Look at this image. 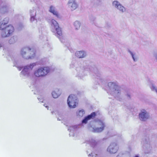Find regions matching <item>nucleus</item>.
<instances>
[{
	"instance_id": "f257e3e1",
	"label": "nucleus",
	"mask_w": 157,
	"mask_h": 157,
	"mask_svg": "<svg viewBox=\"0 0 157 157\" xmlns=\"http://www.w3.org/2000/svg\"><path fill=\"white\" fill-rule=\"evenodd\" d=\"M109 88V92L117 100L121 101L123 99V96L121 94V88L115 82H109L108 83Z\"/></svg>"
},
{
	"instance_id": "f03ea898",
	"label": "nucleus",
	"mask_w": 157,
	"mask_h": 157,
	"mask_svg": "<svg viewBox=\"0 0 157 157\" xmlns=\"http://www.w3.org/2000/svg\"><path fill=\"white\" fill-rule=\"evenodd\" d=\"M20 55L24 59H28L33 58L35 56V53L33 49L27 47L21 49Z\"/></svg>"
},
{
	"instance_id": "7ed1b4c3",
	"label": "nucleus",
	"mask_w": 157,
	"mask_h": 157,
	"mask_svg": "<svg viewBox=\"0 0 157 157\" xmlns=\"http://www.w3.org/2000/svg\"><path fill=\"white\" fill-rule=\"evenodd\" d=\"M36 65V63H33L24 66L23 67V69L21 72V76L23 78H28L30 76L31 71Z\"/></svg>"
},
{
	"instance_id": "20e7f679",
	"label": "nucleus",
	"mask_w": 157,
	"mask_h": 157,
	"mask_svg": "<svg viewBox=\"0 0 157 157\" xmlns=\"http://www.w3.org/2000/svg\"><path fill=\"white\" fill-rule=\"evenodd\" d=\"M105 126L104 123L102 121L99 120L95 122L92 126L89 128V129L93 132H100L104 130Z\"/></svg>"
},
{
	"instance_id": "39448f33",
	"label": "nucleus",
	"mask_w": 157,
	"mask_h": 157,
	"mask_svg": "<svg viewBox=\"0 0 157 157\" xmlns=\"http://www.w3.org/2000/svg\"><path fill=\"white\" fill-rule=\"evenodd\" d=\"M48 21L51 25V31L54 33H56L59 36H62V31L58 22L53 19H49Z\"/></svg>"
},
{
	"instance_id": "423d86ee",
	"label": "nucleus",
	"mask_w": 157,
	"mask_h": 157,
	"mask_svg": "<svg viewBox=\"0 0 157 157\" xmlns=\"http://www.w3.org/2000/svg\"><path fill=\"white\" fill-rule=\"evenodd\" d=\"M0 29L2 30L1 32V36L2 37L6 38L9 36L14 31L13 27L11 25H8L7 26H4L3 24H1Z\"/></svg>"
},
{
	"instance_id": "0eeeda50",
	"label": "nucleus",
	"mask_w": 157,
	"mask_h": 157,
	"mask_svg": "<svg viewBox=\"0 0 157 157\" xmlns=\"http://www.w3.org/2000/svg\"><path fill=\"white\" fill-rule=\"evenodd\" d=\"M50 70L48 67H41L35 71L34 75L37 77H44L50 72Z\"/></svg>"
},
{
	"instance_id": "6e6552de",
	"label": "nucleus",
	"mask_w": 157,
	"mask_h": 157,
	"mask_svg": "<svg viewBox=\"0 0 157 157\" xmlns=\"http://www.w3.org/2000/svg\"><path fill=\"white\" fill-rule=\"evenodd\" d=\"M78 101L77 97L74 95L71 94L68 97L67 103L71 108H75L78 104Z\"/></svg>"
},
{
	"instance_id": "1a4fd4ad",
	"label": "nucleus",
	"mask_w": 157,
	"mask_h": 157,
	"mask_svg": "<svg viewBox=\"0 0 157 157\" xmlns=\"http://www.w3.org/2000/svg\"><path fill=\"white\" fill-rule=\"evenodd\" d=\"M140 119L143 121H146L150 117L149 113L146 110L142 109L141 110L139 115Z\"/></svg>"
},
{
	"instance_id": "9d476101",
	"label": "nucleus",
	"mask_w": 157,
	"mask_h": 157,
	"mask_svg": "<svg viewBox=\"0 0 157 157\" xmlns=\"http://www.w3.org/2000/svg\"><path fill=\"white\" fill-rule=\"evenodd\" d=\"M119 149V146L117 143H111L107 149V151L110 154L116 153Z\"/></svg>"
},
{
	"instance_id": "9b49d317",
	"label": "nucleus",
	"mask_w": 157,
	"mask_h": 157,
	"mask_svg": "<svg viewBox=\"0 0 157 157\" xmlns=\"http://www.w3.org/2000/svg\"><path fill=\"white\" fill-rule=\"evenodd\" d=\"M67 5L68 7L72 11L76 9L78 6V5L76 0H69Z\"/></svg>"
},
{
	"instance_id": "f8f14e48",
	"label": "nucleus",
	"mask_w": 157,
	"mask_h": 157,
	"mask_svg": "<svg viewBox=\"0 0 157 157\" xmlns=\"http://www.w3.org/2000/svg\"><path fill=\"white\" fill-rule=\"evenodd\" d=\"M77 73L76 76L80 78L83 77L86 75V71L83 66L78 67L76 68Z\"/></svg>"
},
{
	"instance_id": "ddd939ff",
	"label": "nucleus",
	"mask_w": 157,
	"mask_h": 157,
	"mask_svg": "<svg viewBox=\"0 0 157 157\" xmlns=\"http://www.w3.org/2000/svg\"><path fill=\"white\" fill-rule=\"evenodd\" d=\"M95 115L96 114L95 112H93L91 113L90 114L85 117V118L82 121V123L84 124H86L88 120L94 118Z\"/></svg>"
},
{
	"instance_id": "4468645a",
	"label": "nucleus",
	"mask_w": 157,
	"mask_h": 157,
	"mask_svg": "<svg viewBox=\"0 0 157 157\" xmlns=\"http://www.w3.org/2000/svg\"><path fill=\"white\" fill-rule=\"evenodd\" d=\"M76 56L79 58H83L86 56V53L84 51H79L76 52L75 53Z\"/></svg>"
},
{
	"instance_id": "2eb2a0df",
	"label": "nucleus",
	"mask_w": 157,
	"mask_h": 157,
	"mask_svg": "<svg viewBox=\"0 0 157 157\" xmlns=\"http://www.w3.org/2000/svg\"><path fill=\"white\" fill-rule=\"evenodd\" d=\"M49 11L50 13H52L56 17H58L59 16V14L56 11V8L53 6H51L49 8Z\"/></svg>"
},
{
	"instance_id": "dca6fc26",
	"label": "nucleus",
	"mask_w": 157,
	"mask_h": 157,
	"mask_svg": "<svg viewBox=\"0 0 157 157\" xmlns=\"http://www.w3.org/2000/svg\"><path fill=\"white\" fill-rule=\"evenodd\" d=\"M128 52L132 56V59L134 62H136L139 59V56L138 55L137 53L135 52H132L130 50H128Z\"/></svg>"
},
{
	"instance_id": "f3484780",
	"label": "nucleus",
	"mask_w": 157,
	"mask_h": 157,
	"mask_svg": "<svg viewBox=\"0 0 157 157\" xmlns=\"http://www.w3.org/2000/svg\"><path fill=\"white\" fill-rule=\"evenodd\" d=\"M61 94V91L58 89H56L52 92L53 97L55 98H58Z\"/></svg>"
},
{
	"instance_id": "a211bd4d",
	"label": "nucleus",
	"mask_w": 157,
	"mask_h": 157,
	"mask_svg": "<svg viewBox=\"0 0 157 157\" xmlns=\"http://www.w3.org/2000/svg\"><path fill=\"white\" fill-rule=\"evenodd\" d=\"M39 10L37 7H33L30 9L29 13L30 16H36L37 10Z\"/></svg>"
},
{
	"instance_id": "6ab92c4d",
	"label": "nucleus",
	"mask_w": 157,
	"mask_h": 157,
	"mask_svg": "<svg viewBox=\"0 0 157 157\" xmlns=\"http://www.w3.org/2000/svg\"><path fill=\"white\" fill-rule=\"evenodd\" d=\"M77 125L72 126L69 127L68 130L70 131V133L69 134L70 136H74V135L73 133L74 130L77 128Z\"/></svg>"
},
{
	"instance_id": "aec40b11",
	"label": "nucleus",
	"mask_w": 157,
	"mask_h": 157,
	"mask_svg": "<svg viewBox=\"0 0 157 157\" xmlns=\"http://www.w3.org/2000/svg\"><path fill=\"white\" fill-rule=\"evenodd\" d=\"M121 4L117 0H114L112 2V6L114 8L117 9Z\"/></svg>"
},
{
	"instance_id": "412c9836",
	"label": "nucleus",
	"mask_w": 157,
	"mask_h": 157,
	"mask_svg": "<svg viewBox=\"0 0 157 157\" xmlns=\"http://www.w3.org/2000/svg\"><path fill=\"white\" fill-rule=\"evenodd\" d=\"M85 113L84 110L83 109L78 110L76 114L77 116L79 118L82 117Z\"/></svg>"
},
{
	"instance_id": "4be33fe9",
	"label": "nucleus",
	"mask_w": 157,
	"mask_h": 157,
	"mask_svg": "<svg viewBox=\"0 0 157 157\" xmlns=\"http://www.w3.org/2000/svg\"><path fill=\"white\" fill-rule=\"evenodd\" d=\"M73 25L75 29L78 30L80 28L81 23L78 21H76L74 22Z\"/></svg>"
},
{
	"instance_id": "5701e85b",
	"label": "nucleus",
	"mask_w": 157,
	"mask_h": 157,
	"mask_svg": "<svg viewBox=\"0 0 157 157\" xmlns=\"http://www.w3.org/2000/svg\"><path fill=\"white\" fill-rule=\"evenodd\" d=\"M117 10L121 13H124L126 11V8L122 4L120 5Z\"/></svg>"
},
{
	"instance_id": "b1692460",
	"label": "nucleus",
	"mask_w": 157,
	"mask_h": 157,
	"mask_svg": "<svg viewBox=\"0 0 157 157\" xmlns=\"http://www.w3.org/2000/svg\"><path fill=\"white\" fill-rule=\"evenodd\" d=\"M17 40V38L16 36L11 37L9 40V42L10 44H13L16 42Z\"/></svg>"
},
{
	"instance_id": "393cba45",
	"label": "nucleus",
	"mask_w": 157,
	"mask_h": 157,
	"mask_svg": "<svg viewBox=\"0 0 157 157\" xmlns=\"http://www.w3.org/2000/svg\"><path fill=\"white\" fill-rule=\"evenodd\" d=\"M151 147L150 144V143L149 141L144 143V149H147V150H150Z\"/></svg>"
},
{
	"instance_id": "a878e982",
	"label": "nucleus",
	"mask_w": 157,
	"mask_h": 157,
	"mask_svg": "<svg viewBox=\"0 0 157 157\" xmlns=\"http://www.w3.org/2000/svg\"><path fill=\"white\" fill-rule=\"evenodd\" d=\"M9 21V18H5L3 21L2 23L1 24H3L4 25V26H7L6 25L8 23Z\"/></svg>"
},
{
	"instance_id": "bb28decb",
	"label": "nucleus",
	"mask_w": 157,
	"mask_h": 157,
	"mask_svg": "<svg viewBox=\"0 0 157 157\" xmlns=\"http://www.w3.org/2000/svg\"><path fill=\"white\" fill-rule=\"evenodd\" d=\"M90 143L93 146H94L97 144V142L94 139H91L90 140Z\"/></svg>"
},
{
	"instance_id": "cd10ccee",
	"label": "nucleus",
	"mask_w": 157,
	"mask_h": 157,
	"mask_svg": "<svg viewBox=\"0 0 157 157\" xmlns=\"http://www.w3.org/2000/svg\"><path fill=\"white\" fill-rule=\"evenodd\" d=\"M13 64H14V66H15L16 67H17L19 71H20L22 69V67L19 66L18 64L17 63L14 62Z\"/></svg>"
},
{
	"instance_id": "c85d7f7f",
	"label": "nucleus",
	"mask_w": 157,
	"mask_h": 157,
	"mask_svg": "<svg viewBox=\"0 0 157 157\" xmlns=\"http://www.w3.org/2000/svg\"><path fill=\"white\" fill-rule=\"evenodd\" d=\"M153 56L155 60L157 61V52H154L153 53Z\"/></svg>"
},
{
	"instance_id": "c756f323",
	"label": "nucleus",
	"mask_w": 157,
	"mask_h": 157,
	"mask_svg": "<svg viewBox=\"0 0 157 157\" xmlns=\"http://www.w3.org/2000/svg\"><path fill=\"white\" fill-rule=\"evenodd\" d=\"M30 21L31 22L33 23L36 20V16H30Z\"/></svg>"
},
{
	"instance_id": "7c9ffc66",
	"label": "nucleus",
	"mask_w": 157,
	"mask_h": 157,
	"mask_svg": "<svg viewBox=\"0 0 157 157\" xmlns=\"http://www.w3.org/2000/svg\"><path fill=\"white\" fill-rule=\"evenodd\" d=\"M117 157H126V155L121 153H120L117 156Z\"/></svg>"
},
{
	"instance_id": "2f4dec72",
	"label": "nucleus",
	"mask_w": 157,
	"mask_h": 157,
	"mask_svg": "<svg viewBox=\"0 0 157 157\" xmlns=\"http://www.w3.org/2000/svg\"><path fill=\"white\" fill-rule=\"evenodd\" d=\"M38 99L41 102H43L44 101V99L43 97L39 96L38 97Z\"/></svg>"
},
{
	"instance_id": "473e14b6",
	"label": "nucleus",
	"mask_w": 157,
	"mask_h": 157,
	"mask_svg": "<svg viewBox=\"0 0 157 157\" xmlns=\"http://www.w3.org/2000/svg\"><path fill=\"white\" fill-rule=\"evenodd\" d=\"M126 98L128 100H129L131 98V95L130 94L128 93L125 95Z\"/></svg>"
},
{
	"instance_id": "72a5a7b5",
	"label": "nucleus",
	"mask_w": 157,
	"mask_h": 157,
	"mask_svg": "<svg viewBox=\"0 0 157 157\" xmlns=\"http://www.w3.org/2000/svg\"><path fill=\"white\" fill-rule=\"evenodd\" d=\"M94 3H98L101 1V0H93Z\"/></svg>"
},
{
	"instance_id": "f704fd0d",
	"label": "nucleus",
	"mask_w": 157,
	"mask_h": 157,
	"mask_svg": "<svg viewBox=\"0 0 157 157\" xmlns=\"http://www.w3.org/2000/svg\"><path fill=\"white\" fill-rule=\"evenodd\" d=\"M91 155H92V157H93L94 155H93V153H91V154H90L88 155L89 157H91Z\"/></svg>"
},
{
	"instance_id": "c9c22d12",
	"label": "nucleus",
	"mask_w": 157,
	"mask_h": 157,
	"mask_svg": "<svg viewBox=\"0 0 157 157\" xmlns=\"http://www.w3.org/2000/svg\"><path fill=\"white\" fill-rule=\"evenodd\" d=\"M44 105L46 108H47V109H48V106H47L46 104H44Z\"/></svg>"
},
{
	"instance_id": "e433bc0d",
	"label": "nucleus",
	"mask_w": 157,
	"mask_h": 157,
	"mask_svg": "<svg viewBox=\"0 0 157 157\" xmlns=\"http://www.w3.org/2000/svg\"><path fill=\"white\" fill-rule=\"evenodd\" d=\"M95 17H93V21H94L95 20Z\"/></svg>"
},
{
	"instance_id": "4c0bfd02",
	"label": "nucleus",
	"mask_w": 157,
	"mask_h": 157,
	"mask_svg": "<svg viewBox=\"0 0 157 157\" xmlns=\"http://www.w3.org/2000/svg\"><path fill=\"white\" fill-rule=\"evenodd\" d=\"M2 46L1 45V43H0V48H2Z\"/></svg>"
},
{
	"instance_id": "58836bf2",
	"label": "nucleus",
	"mask_w": 157,
	"mask_h": 157,
	"mask_svg": "<svg viewBox=\"0 0 157 157\" xmlns=\"http://www.w3.org/2000/svg\"><path fill=\"white\" fill-rule=\"evenodd\" d=\"M57 120H59V121H60V120H61L59 119V118H58Z\"/></svg>"
},
{
	"instance_id": "ea45409f",
	"label": "nucleus",
	"mask_w": 157,
	"mask_h": 157,
	"mask_svg": "<svg viewBox=\"0 0 157 157\" xmlns=\"http://www.w3.org/2000/svg\"><path fill=\"white\" fill-rule=\"evenodd\" d=\"M134 157H139L138 156H135Z\"/></svg>"
}]
</instances>
